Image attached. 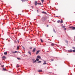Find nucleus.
<instances>
[{
  "label": "nucleus",
  "instance_id": "f257e3e1",
  "mask_svg": "<svg viewBox=\"0 0 75 75\" xmlns=\"http://www.w3.org/2000/svg\"><path fill=\"white\" fill-rule=\"evenodd\" d=\"M46 18L45 17H43L40 21V23H43L46 20Z\"/></svg>",
  "mask_w": 75,
  "mask_h": 75
},
{
  "label": "nucleus",
  "instance_id": "f03ea898",
  "mask_svg": "<svg viewBox=\"0 0 75 75\" xmlns=\"http://www.w3.org/2000/svg\"><path fill=\"white\" fill-rule=\"evenodd\" d=\"M33 63H35V62H36L37 61L34 59H32Z\"/></svg>",
  "mask_w": 75,
  "mask_h": 75
},
{
  "label": "nucleus",
  "instance_id": "7ed1b4c3",
  "mask_svg": "<svg viewBox=\"0 0 75 75\" xmlns=\"http://www.w3.org/2000/svg\"><path fill=\"white\" fill-rule=\"evenodd\" d=\"M69 28H72L73 30H75V27H73L72 26L69 27Z\"/></svg>",
  "mask_w": 75,
  "mask_h": 75
},
{
  "label": "nucleus",
  "instance_id": "20e7f679",
  "mask_svg": "<svg viewBox=\"0 0 75 75\" xmlns=\"http://www.w3.org/2000/svg\"><path fill=\"white\" fill-rule=\"evenodd\" d=\"M2 58L3 59H6V57L4 56H3L2 57Z\"/></svg>",
  "mask_w": 75,
  "mask_h": 75
},
{
  "label": "nucleus",
  "instance_id": "39448f33",
  "mask_svg": "<svg viewBox=\"0 0 75 75\" xmlns=\"http://www.w3.org/2000/svg\"><path fill=\"white\" fill-rule=\"evenodd\" d=\"M35 50H36V49H35V48H34V49H33V52H35Z\"/></svg>",
  "mask_w": 75,
  "mask_h": 75
},
{
  "label": "nucleus",
  "instance_id": "423d86ee",
  "mask_svg": "<svg viewBox=\"0 0 75 75\" xmlns=\"http://www.w3.org/2000/svg\"><path fill=\"white\" fill-rule=\"evenodd\" d=\"M35 5L36 6L38 4V3H37V1H35Z\"/></svg>",
  "mask_w": 75,
  "mask_h": 75
},
{
  "label": "nucleus",
  "instance_id": "0eeeda50",
  "mask_svg": "<svg viewBox=\"0 0 75 75\" xmlns=\"http://www.w3.org/2000/svg\"><path fill=\"white\" fill-rule=\"evenodd\" d=\"M37 58H39V59H41V56H38L37 57Z\"/></svg>",
  "mask_w": 75,
  "mask_h": 75
},
{
  "label": "nucleus",
  "instance_id": "6e6552de",
  "mask_svg": "<svg viewBox=\"0 0 75 75\" xmlns=\"http://www.w3.org/2000/svg\"><path fill=\"white\" fill-rule=\"evenodd\" d=\"M40 50H38V51H37L36 52V55H37V54H38V53H39V52H40Z\"/></svg>",
  "mask_w": 75,
  "mask_h": 75
},
{
  "label": "nucleus",
  "instance_id": "1a4fd4ad",
  "mask_svg": "<svg viewBox=\"0 0 75 75\" xmlns=\"http://www.w3.org/2000/svg\"><path fill=\"white\" fill-rule=\"evenodd\" d=\"M42 14H47V13H46V12H45V11L42 12Z\"/></svg>",
  "mask_w": 75,
  "mask_h": 75
},
{
  "label": "nucleus",
  "instance_id": "9d476101",
  "mask_svg": "<svg viewBox=\"0 0 75 75\" xmlns=\"http://www.w3.org/2000/svg\"><path fill=\"white\" fill-rule=\"evenodd\" d=\"M51 46H54L55 45V44L54 43H52V44H51Z\"/></svg>",
  "mask_w": 75,
  "mask_h": 75
},
{
  "label": "nucleus",
  "instance_id": "9b49d317",
  "mask_svg": "<svg viewBox=\"0 0 75 75\" xmlns=\"http://www.w3.org/2000/svg\"><path fill=\"white\" fill-rule=\"evenodd\" d=\"M28 53V54H30V55H31V52H29Z\"/></svg>",
  "mask_w": 75,
  "mask_h": 75
},
{
  "label": "nucleus",
  "instance_id": "f8f14e48",
  "mask_svg": "<svg viewBox=\"0 0 75 75\" xmlns=\"http://www.w3.org/2000/svg\"><path fill=\"white\" fill-rule=\"evenodd\" d=\"M7 52H4V55H7Z\"/></svg>",
  "mask_w": 75,
  "mask_h": 75
},
{
  "label": "nucleus",
  "instance_id": "ddd939ff",
  "mask_svg": "<svg viewBox=\"0 0 75 75\" xmlns=\"http://www.w3.org/2000/svg\"><path fill=\"white\" fill-rule=\"evenodd\" d=\"M23 2V1H28V0H21Z\"/></svg>",
  "mask_w": 75,
  "mask_h": 75
},
{
  "label": "nucleus",
  "instance_id": "4468645a",
  "mask_svg": "<svg viewBox=\"0 0 75 75\" xmlns=\"http://www.w3.org/2000/svg\"><path fill=\"white\" fill-rule=\"evenodd\" d=\"M73 51L72 50H69V52H72Z\"/></svg>",
  "mask_w": 75,
  "mask_h": 75
},
{
  "label": "nucleus",
  "instance_id": "2eb2a0df",
  "mask_svg": "<svg viewBox=\"0 0 75 75\" xmlns=\"http://www.w3.org/2000/svg\"><path fill=\"white\" fill-rule=\"evenodd\" d=\"M61 23H63V21L62 19L60 21Z\"/></svg>",
  "mask_w": 75,
  "mask_h": 75
},
{
  "label": "nucleus",
  "instance_id": "dca6fc26",
  "mask_svg": "<svg viewBox=\"0 0 75 75\" xmlns=\"http://www.w3.org/2000/svg\"><path fill=\"white\" fill-rule=\"evenodd\" d=\"M38 5H41V3H38Z\"/></svg>",
  "mask_w": 75,
  "mask_h": 75
},
{
  "label": "nucleus",
  "instance_id": "f3484780",
  "mask_svg": "<svg viewBox=\"0 0 75 75\" xmlns=\"http://www.w3.org/2000/svg\"><path fill=\"white\" fill-rule=\"evenodd\" d=\"M38 71L39 72H42V70H38Z\"/></svg>",
  "mask_w": 75,
  "mask_h": 75
},
{
  "label": "nucleus",
  "instance_id": "a211bd4d",
  "mask_svg": "<svg viewBox=\"0 0 75 75\" xmlns=\"http://www.w3.org/2000/svg\"><path fill=\"white\" fill-rule=\"evenodd\" d=\"M17 52H18L17 51H16L15 52H13V53H17Z\"/></svg>",
  "mask_w": 75,
  "mask_h": 75
},
{
  "label": "nucleus",
  "instance_id": "6ab92c4d",
  "mask_svg": "<svg viewBox=\"0 0 75 75\" xmlns=\"http://www.w3.org/2000/svg\"><path fill=\"white\" fill-rule=\"evenodd\" d=\"M41 0V1L42 2V3H43L44 2V0Z\"/></svg>",
  "mask_w": 75,
  "mask_h": 75
},
{
  "label": "nucleus",
  "instance_id": "aec40b11",
  "mask_svg": "<svg viewBox=\"0 0 75 75\" xmlns=\"http://www.w3.org/2000/svg\"><path fill=\"white\" fill-rule=\"evenodd\" d=\"M57 23H60V20L58 21H57Z\"/></svg>",
  "mask_w": 75,
  "mask_h": 75
},
{
  "label": "nucleus",
  "instance_id": "412c9836",
  "mask_svg": "<svg viewBox=\"0 0 75 75\" xmlns=\"http://www.w3.org/2000/svg\"><path fill=\"white\" fill-rule=\"evenodd\" d=\"M19 48H20L18 46L17 48V50H18Z\"/></svg>",
  "mask_w": 75,
  "mask_h": 75
},
{
  "label": "nucleus",
  "instance_id": "4be33fe9",
  "mask_svg": "<svg viewBox=\"0 0 75 75\" xmlns=\"http://www.w3.org/2000/svg\"><path fill=\"white\" fill-rule=\"evenodd\" d=\"M3 69L4 71H6V69H5V68H3Z\"/></svg>",
  "mask_w": 75,
  "mask_h": 75
},
{
  "label": "nucleus",
  "instance_id": "5701e85b",
  "mask_svg": "<svg viewBox=\"0 0 75 75\" xmlns=\"http://www.w3.org/2000/svg\"><path fill=\"white\" fill-rule=\"evenodd\" d=\"M17 65L18 66H16L17 68H18V67H20V65H18V64H17Z\"/></svg>",
  "mask_w": 75,
  "mask_h": 75
},
{
  "label": "nucleus",
  "instance_id": "b1692460",
  "mask_svg": "<svg viewBox=\"0 0 75 75\" xmlns=\"http://www.w3.org/2000/svg\"><path fill=\"white\" fill-rule=\"evenodd\" d=\"M65 42H66V43H68V41L67 40H66Z\"/></svg>",
  "mask_w": 75,
  "mask_h": 75
},
{
  "label": "nucleus",
  "instance_id": "393cba45",
  "mask_svg": "<svg viewBox=\"0 0 75 75\" xmlns=\"http://www.w3.org/2000/svg\"><path fill=\"white\" fill-rule=\"evenodd\" d=\"M44 65H46L47 64V63L46 62H44L43 63Z\"/></svg>",
  "mask_w": 75,
  "mask_h": 75
},
{
  "label": "nucleus",
  "instance_id": "a878e982",
  "mask_svg": "<svg viewBox=\"0 0 75 75\" xmlns=\"http://www.w3.org/2000/svg\"><path fill=\"white\" fill-rule=\"evenodd\" d=\"M17 59H18V60H21V59L20 58H17Z\"/></svg>",
  "mask_w": 75,
  "mask_h": 75
},
{
  "label": "nucleus",
  "instance_id": "bb28decb",
  "mask_svg": "<svg viewBox=\"0 0 75 75\" xmlns=\"http://www.w3.org/2000/svg\"><path fill=\"white\" fill-rule=\"evenodd\" d=\"M36 60L37 61H39V59L38 58H37Z\"/></svg>",
  "mask_w": 75,
  "mask_h": 75
},
{
  "label": "nucleus",
  "instance_id": "cd10ccee",
  "mask_svg": "<svg viewBox=\"0 0 75 75\" xmlns=\"http://www.w3.org/2000/svg\"><path fill=\"white\" fill-rule=\"evenodd\" d=\"M38 63H41V61H40L38 62Z\"/></svg>",
  "mask_w": 75,
  "mask_h": 75
},
{
  "label": "nucleus",
  "instance_id": "c85d7f7f",
  "mask_svg": "<svg viewBox=\"0 0 75 75\" xmlns=\"http://www.w3.org/2000/svg\"><path fill=\"white\" fill-rule=\"evenodd\" d=\"M40 40H41V42H43V41H42V40L41 39H40Z\"/></svg>",
  "mask_w": 75,
  "mask_h": 75
},
{
  "label": "nucleus",
  "instance_id": "c756f323",
  "mask_svg": "<svg viewBox=\"0 0 75 75\" xmlns=\"http://www.w3.org/2000/svg\"><path fill=\"white\" fill-rule=\"evenodd\" d=\"M72 48L73 50H75V47H73Z\"/></svg>",
  "mask_w": 75,
  "mask_h": 75
},
{
  "label": "nucleus",
  "instance_id": "7c9ffc66",
  "mask_svg": "<svg viewBox=\"0 0 75 75\" xmlns=\"http://www.w3.org/2000/svg\"><path fill=\"white\" fill-rule=\"evenodd\" d=\"M4 65H1V67L2 68H3V67H4Z\"/></svg>",
  "mask_w": 75,
  "mask_h": 75
},
{
  "label": "nucleus",
  "instance_id": "2f4dec72",
  "mask_svg": "<svg viewBox=\"0 0 75 75\" xmlns=\"http://www.w3.org/2000/svg\"><path fill=\"white\" fill-rule=\"evenodd\" d=\"M73 51L74 52H75V49H74V50H73Z\"/></svg>",
  "mask_w": 75,
  "mask_h": 75
},
{
  "label": "nucleus",
  "instance_id": "473e14b6",
  "mask_svg": "<svg viewBox=\"0 0 75 75\" xmlns=\"http://www.w3.org/2000/svg\"><path fill=\"white\" fill-rule=\"evenodd\" d=\"M17 42L19 43V40H17Z\"/></svg>",
  "mask_w": 75,
  "mask_h": 75
},
{
  "label": "nucleus",
  "instance_id": "72a5a7b5",
  "mask_svg": "<svg viewBox=\"0 0 75 75\" xmlns=\"http://www.w3.org/2000/svg\"><path fill=\"white\" fill-rule=\"evenodd\" d=\"M54 61V59H51V61Z\"/></svg>",
  "mask_w": 75,
  "mask_h": 75
},
{
  "label": "nucleus",
  "instance_id": "f704fd0d",
  "mask_svg": "<svg viewBox=\"0 0 75 75\" xmlns=\"http://www.w3.org/2000/svg\"><path fill=\"white\" fill-rule=\"evenodd\" d=\"M47 27H49V25H47Z\"/></svg>",
  "mask_w": 75,
  "mask_h": 75
},
{
  "label": "nucleus",
  "instance_id": "c9c22d12",
  "mask_svg": "<svg viewBox=\"0 0 75 75\" xmlns=\"http://www.w3.org/2000/svg\"><path fill=\"white\" fill-rule=\"evenodd\" d=\"M62 27H63V28H65V26H63Z\"/></svg>",
  "mask_w": 75,
  "mask_h": 75
},
{
  "label": "nucleus",
  "instance_id": "e433bc0d",
  "mask_svg": "<svg viewBox=\"0 0 75 75\" xmlns=\"http://www.w3.org/2000/svg\"><path fill=\"white\" fill-rule=\"evenodd\" d=\"M66 29H67L66 28H65L64 29V30H66Z\"/></svg>",
  "mask_w": 75,
  "mask_h": 75
},
{
  "label": "nucleus",
  "instance_id": "4c0bfd02",
  "mask_svg": "<svg viewBox=\"0 0 75 75\" xmlns=\"http://www.w3.org/2000/svg\"><path fill=\"white\" fill-rule=\"evenodd\" d=\"M30 50H31L32 49V47H30Z\"/></svg>",
  "mask_w": 75,
  "mask_h": 75
},
{
  "label": "nucleus",
  "instance_id": "58836bf2",
  "mask_svg": "<svg viewBox=\"0 0 75 75\" xmlns=\"http://www.w3.org/2000/svg\"><path fill=\"white\" fill-rule=\"evenodd\" d=\"M37 11L38 13V10H37Z\"/></svg>",
  "mask_w": 75,
  "mask_h": 75
},
{
  "label": "nucleus",
  "instance_id": "ea45409f",
  "mask_svg": "<svg viewBox=\"0 0 75 75\" xmlns=\"http://www.w3.org/2000/svg\"><path fill=\"white\" fill-rule=\"evenodd\" d=\"M31 7H32V8H33V6H31Z\"/></svg>",
  "mask_w": 75,
  "mask_h": 75
},
{
  "label": "nucleus",
  "instance_id": "a19ab883",
  "mask_svg": "<svg viewBox=\"0 0 75 75\" xmlns=\"http://www.w3.org/2000/svg\"><path fill=\"white\" fill-rule=\"evenodd\" d=\"M46 62V61H44V62Z\"/></svg>",
  "mask_w": 75,
  "mask_h": 75
},
{
  "label": "nucleus",
  "instance_id": "79ce46f5",
  "mask_svg": "<svg viewBox=\"0 0 75 75\" xmlns=\"http://www.w3.org/2000/svg\"><path fill=\"white\" fill-rule=\"evenodd\" d=\"M23 48H24V47H23Z\"/></svg>",
  "mask_w": 75,
  "mask_h": 75
},
{
  "label": "nucleus",
  "instance_id": "37998d69",
  "mask_svg": "<svg viewBox=\"0 0 75 75\" xmlns=\"http://www.w3.org/2000/svg\"><path fill=\"white\" fill-rule=\"evenodd\" d=\"M0 65H1V64L0 63Z\"/></svg>",
  "mask_w": 75,
  "mask_h": 75
}]
</instances>
